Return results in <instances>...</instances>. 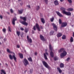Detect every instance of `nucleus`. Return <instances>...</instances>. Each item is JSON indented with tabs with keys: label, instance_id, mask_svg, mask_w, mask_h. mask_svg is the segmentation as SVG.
<instances>
[{
	"label": "nucleus",
	"instance_id": "obj_1",
	"mask_svg": "<svg viewBox=\"0 0 74 74\" xmlns=\"http://www.w3.org/2000/svg\"><path fill=\"white\" fill-rule=\"evenodd\" d=\"M64 48H62L59 50V52H63L62 53L60 54V57L61 58H63L64 56H66L67 55V52L66 51H64Z\"/></svg>",
	"mask_w": 74,
	"mask_h": 74
},
{
	"label": "nucleus",
	"instance_id": "obj_2",
	"mask_svg": "<svg viewBox=\"0 0 74 74\" xmlns=\"http://www.w3.org/2000/svg\"><path fill=\"white\" fill-rule=\"evenodd\" d=\"M20 18L21 19H23V21H22V24L24 25H25V26H27V25H28V23L25 21H26V18L25 17H23L22 16H21Z\"/></svg>",
	"mask_w": 74,
	"mask_h": 74
},
{
	"label": "nucleus",
	"instance_id": "obj_3",
	"mask_svg": "<svg viewBox=\"0 0 74 74\" xmlns=\"http://www.w3.org/2000/svg\"><path fill=\"white\" fill-rule=\"evenodd\" d=\"M49 49L51 51L50 52V55L52 58H53L54 56V54L53 52L52 51L53 50V48L52 47V46L51 45H49Z\"/></svg>",
	"mask_w": 74,
	"mask_h": 74
},
{
	"label": "nucleus",
	"instance_id": "obj_4",
	"mask_svg": "<svg viewBox=\"0 0 74 74\" xmlns=\"http://www.w3.org/2000/svg\"><path fill=\"white\" fill-rule=\"evenodd\" d=\"M9 57L11 60H12L13 58L14 60L16 62V58L15 57V55H13L12 56V55L10 54L9 56Z\"/></svg>",
	"mask_w": 74,
	"mask_h": 74
},
{
	"label": "nucleus",
	"instance_id": "obj_5",
	"mask_svg": "<svg viewBox=\"0 0 74 74\" xmlns=\"http://www.w3.org/2000/svg\"><path fill=\"white\" fill-rule=\"evenodd\" d=\"M42 63H43V64L46 67V68H47V69H49V68H50V67L49 66V65H48V64H47V62H45V61H43L42 62Z\"/></svg>",
	"mask_w": 74,
	"mask_h": 74
},
{
	"label": "nucleus",
	"instance_id": "obj_6",
	"mask_svg": "<svg viewBox=\"0 0 74 74\" xmlns=\"http://www.w3.org/2000/svg\"><path fill=\"white\" fill-rule=\"evenodd\" d=\"M23 62L25 66H26L27 65V64H29V62H28V61L26 58H25L24 59V61H23Z\"/></svg>",
	"mask_w": 74,
	"mask_h": 74
},
{
	"label": "nucleus",
	"instance_id": "obj_7",
	"mask_svg": "<svg viewBox=\"0 0 74 74\" xmlns=\"http://www.w3.org/2000/svg\"><path fill=\"white\" fill-rule=\"evenodd\" d=\"M67 25V23L66 22H63L62 23L61 27H66Z\"/></svg>",
	"mask_w": 74,
	"mask_h": 74
},
{
	"label": "nucleus",
	"instance_id": "obj_8",
	"mask_svg": "<svg viewBox=\"0 0 74 74\" xmlns=\"http://www.w3.org/2000/svg\"><path fill=\"white\" fill-rule=\"evenodd\" d=\"M63 14H64L68 16L71 15V12H66L65 10L63 11Z\"/></svg>",
	"mask_w": 74,
	"mask_h": 74
},
{
	"label": "nucleus",
	"instance_id": "obj_9",
	"mask_svg": "<svg viewBox=\"0 0 74 74\" xmlns=\"http://www.w3.org/2000/svg\"><path fill=\"white\" fill-rule=\"evenodd\" d=\"M52 25L53 26V28L54 29V30H55L56 32H57V31H58V27H57V26L54 23H53Z\"/></svg>",
	"mask_w": 74,
	"mask_h": 74
},
{
	"label": "nucleus",
	"instance_id": "obj_10",
	"mask_svg": "<svg viewBox=\"0 0 74 74\" xmlns=\"http://www.w3.org/2000/svg\"><path fill=\"white\" fill-rule=\"evenodd\" d=\"M27 38L28 41L30 43H32V39L29 38V36L28 35L27 36Z\"/></svg>",
	"mask_w": 74,
	"mask_h": 74
},
{
	"label": "nucleus",
	"instance_id": "obj_11",
	"mask_svg": "<svg viewBox=\"0 0 74 74\" xmlns=\"http://www.w3.org/2000/svg\"><path fill=\"white\" fill-rule=\"evenodd\" d=\"M36 27L37 28V29L38 31L39 32L40 31V27H39V25L38 23H36Z\"/></svg>",
	"mask_w": 74,
	"mask_h": 74
},
{
	"label": "nucleus",
	"instance_id": "obj_12",
	"mask_svg": "<svg viewBox=\"0 0 74 74\" xmlns=\"http://www.w3.org/2000/svg\"><path fill=\"white\" fill-rule=\"evenodd\" d=\"M56 13L59 16H60V17H63V16L62 14H61L59 12H56Z\"/></svg>",
	"mask_w": 74,
	"mask_h": 74
},
{
	"label": "nucleus",
	"instance_id": "obj_13",
	"mask_svg": "<svg viewBox=\"0 0 74 74\" xmlns=\"http://www.w3.org/2000/svg\"><path fill=\"white\" fill-rule=\"evenodd\" d=\"M17 20V18H13V20L12 21V23L14 25L15 24V21Z\"/></svg>",
	"mask_w": 74,
	"mask_h": 74
},
{
	"label": "nucleus",
	"instance_id": "obj_14",
	"mask_svg": "<svg viewBox=\"0 0 74 74\" xmlns=\"http://www.w3.org/2000/svg\"><path fill=\"white\" fill-rule=\"evenodd\" d=\"M40 38L41 40L42 41H45V38L44 37V36H42V35H40Z\"/></svg>",
	"mask_w": 74,
	"mask_h": 74
},
{
	"label": "nucleus",
	"instance_id": "obj_15",
	"mask_svg": "<svg viewBox=\"0 0 74 74\" xmlns=\"http://www.w3.org/2000/svg\"><path fill=\"white\" fill-rule=\"evenodd\" d=\"M24 10L23 9H21V10H18V11L19 14H22V13H23V12Z\"/></svg>",
	"mask_w": 74,
	"mask_h": 74
},
{
	"label": "nucleus",
	"instance_id": "obj_16",
	"mask_svg": "<svg viewBox=\"0 0 74 74\" xmlns=\"http://www.w3.org/2000/svg\"><path fill=\"white\" fill-rule=\"evenodd\" d=\"M54 3L56 5H59V2H58V1H57V0L54 1Z\"/></svg>",
	"mask_w": 74,
	"mask_h": 74
},
{
	"label": "nucleus",
	"instance_id": "obj_17",
	"mask_svg": "<svg viewBox=\"0 0 74 74\" xmlns=\"http://www.w3.org/2000/svg\"><path fill=\"white\" fill-rule=\"evenodd\" d=\"M62 36V33H58V34H57V37H61Z\"/></svg>",
	"mask_w": 74,
	"mask_h": 74
},
{
	"label": "nucleus",
	"instance_id": "obj_18",
	"mask_svg": "<svg viewBox=\"0 0 74 74\" xmlns=\"http://www.w3.org/2000/svg\"><path fill=\"white\" fill-rule=\"evenodd\" d=\"M57 69H58V70L60 73H61L62 72V71L60 69L59 67H57Z\"/></svg>",
	"mask_w": 74,
	"mask_h": 74
},
{
	"label": "nucleus",
	"instance_id": "obj_19",
	"mask_svg": "<svg viewBox=\"0 0 74 74\" xmlns=\"http://www.w3.org/2000/svg\"><path fill=\"white\" fill-rule=\"evenodd\" d=\"M60 67L61 68H63V67H64V64L62 63H61L60 65Z\"/></svg>",
	"mask_w": 74,
	"mask_h": 74
},
{
	"label": "nucleus",
	"instance_id": "obj_20",
	"mask_svg": "<svg viewBox=\"0 0 74 74\" xmlns=\"http://www.w3.org/2000/svg\"><path fill=\"white\" fill-rule=\"evenodd\" d=\"M53 33H54V31H51L50 32V34L51 36H52L53 34Z\"/></svg>",
	"mask_w": 74,
	"mask_h": 74
},
{
	"label": "nucleus",
	"instance_id": "obj_21",
	"mask_svg": "<svg viewBox=\"0 0 74 74\" xmlns=\"http://www.w3.org/2000/svg\"><path fill=\"white\" fill-rule=\"evenodd\" d=\"M54 19L55 18H54V17L52 16V18H50V21L51 22H53L54 21Z\"/></svg>",
	"mask_w": 74,
	"mask_h": 74
},
{
	"label": "nucleus",
	"instance_id": "obj_22",
	"mask_svg": "<svg viewBox=\"0 0 74 74\" xmlns=\"http://www.w3.org/2000/svg\"><path fill=\"white\" fill-rule=\"evenodd\" d=\"M7 52H8V53H12V52L11 51H10V49H7Z\"/></svg>",
	"mask_w": 74,
	"mask_h": 74
},
{
	"label": "nucleus",
	"instance_id": "obj_23",
	"mask_svg": "<svg viewBox=\"0 0 74 74\" xmlns=\"http://www.w3.org/2000/svg\"><path fill=\"white\" fill-rule=\"evenodd\" d=\"M21 33V32L19 31H16V34H17L18 37H19V36H20V34Z\"/></svg>",
	"mask_w": 74,
	"mask_h": 74
},
{
	"label": "nucleus",
	"instance_id": "obj_24",
	"mask_svg": "<svg viewBox=\"0 0 74 74\" xmlns=\"http://www.w3.org/2000/svg\"><path fill=\"white\" fill-rule=\"evenodd\" d=\"M41 21L43 23H45V20L43 18H41Z\"/></svg>",
	"mask_w": 74,
	"mask_h": 74
},
{
	"label": "nucleus",
	"instance_id": "obj_25",
	"mask_svg": "<svg viewBox=\"0 0 74 74\" xmlns=\"http://www.w3.org/2000/svg\"><path fill=\"white\" fill-rule=\"evenodd\" d=\"M43 55L45 59L47 60V59H48V58H47V56L46 54H45V53H44Z\"/></svg>",
	"mask_w": 74,
	"mask_h": 74
},
{
	"label": "nucleus",
	"instance_id": "obj_26",
	"mask_svg": "<svg viewBox=\"0 0 74 74\" xmlns=\"http://www.w3.org/2000/svg\"><path fill=\"white\" fill-rule=\"evenodd\" d=\"M68 11H71L73 10V9L71 8H68L67 10Z\"/></svg>",
	"mask_w": 74,
	"mask_h": 74
},
{
	"label": "nucleus",
	"instance_id": "obj_27",
	"mask_svg": "<svg viewBox=\"0 0 74 74\" xmlns=\"http://www.w3.org/2000/svg\"><path fill=\"white\" fill-rule=\"evenodd\" d=\"M28 59L29 61H30V62H32V58L31 57L28 58Z\"/></svg>",
	"mask_w": 74,
	"mask_h": 74
},
{
	"label": "nucleus",
	"instance_id": "obj_28",
	"mask_svg": "<svg viewBox=\"0 0 74 74\" xmlns=\"http://www.w3.org/2000/svg\"><path fill=\"white\" fill-rule=\"evenodd\" d=\"M1 71L4 74H6V73L5 72V71L4 70L1 69Z\"/></svg>",
	"mask_w": 74,
	"mask_h": 74
},
{
	"label": "nucleus",
	"instance_id": "obj_29",
	"mask_svg": "<svg viewBox=\"0 0 74 74\" xmlns=\"http://www.w3.org/2000/svg\"><path fill=\"white\" fill-rule=\"evenodd\" d=\"M61 10H62V12L63 13V11H65L64 10H65L66 9H65V8H64L62 7L61 8Z\"/></svg>",
	"mask_w": 74,
	"mask_h": 74
},
{
	"label": "nucleus",
	"instance_id": "obj_30",
	"mask_svg": "<svg viewBox=\"0 0 74 74\" xmlns=\"http://www.w3.org/2000/svg\"><path fill=\"white\" fill-rule=\"evenodd\" d=\"M8 29H9V32H11V30H12L11 28V27H10L9 26L8 27Z\"/></svg>",
	"mask_w": 74,
	"mask_h": 74
},
{
	"label": "nucleus",
	"instance_id": "obj_31",
	"mask_svg": "<svg viewBox=\"0 0 74 74\" xmlns=\"http://www.w3.org/2000/svg\"><path fill=\"white\" fill-rule=\"evenodd\" d=\"M19 55L21 58H23V55L22 54H21V53L19 54Z\"/></svg>",
	"mask_w": 74,
	"mask_h": 74
},
{
	"label": "nucleus",
	"instance_id": "obj_32",
	"mask_svg": "<svg viewBox=\"0 0 74 74\" xmlns=\"http://www.w3.org/2000/svg\"><path fill=\"white\" fill-rule=\"evenodd\" d=\"M62 39L63 40H64V39H66V36L65 35H64L62 36Z\"/></svg>",
	"mask_w": 74,
	"mask_h": 74
},
{
	"label": "nucleus",
	"instance_id": "obj_33",
	"mask_svg": "<svg viewBox=\"0 0 74 74\" xmlns=\"http://www.w3.org/2000/svg\"><path fill=\"white\" fill-rule=\"evenodd\" d=\"M54 59L55 61L57 60H58V57H56L54 58Z\"/></svg>",
	"mask_w": 74,
	"mask_h": 74
},
{
	"label": "nucleus",
	"instance_id": "obj_34",
	"mask_svg": "<svg viewBox=\"0 0 74 74\" xmlns=\"http://www.w3.org/2000/svg\"><path fill=\"white\" fill-rule=\"evenodd\" d=\"M59 24H62V20H61V19H59Z\"/></svg>",
	"mask_w": 74,
	"mask_h": 74
},
{
	"label": "nucleus",
	"instance_id": "obj_35",
	"mask_svg": "<svg viewBox=\"0 0 74 74\" xmlns=\"http://www.w3.org/2000/svg\"><path fill=\"white\" fill-rule=\"evenodd\" d=\"M73 37H71V38H70V41L71 42H73Z\"/></svg>",
	"mask_w": 74,
	"mask_h": 74
},
{
	"label": "nucleus",
	"instance_id": "obj_36",
	"mask_svg": "<svg viewBox=\"0 0 74 74\" xmlns=\"http://www.w3.org/2000/svg\"><path fill=\"white\" fill-rule=\"evenodd\" d=\"M40 9V6H36V10H39Z\"/></svg>",
	"mask_w": 74,
	"mask_h": 74
},
{
	"label": "nucleus",
	"instance_id": "obj_37",
	"mask_svg": "<svg viewBox=\"0 0 74 74\" xmlns=\"http://www.w3.org/2000/svg\"><path fill=\"white\" fill-rule=\"evenodd\" d=\"M45 2L46 4H47L48 3V0H45Z\"/></svg>",
	"mask_w": 74,
	"mask_h": 74
},
{
	"label": "nucleus",
	"instance_id": "obj_38",
	"mask_svg": "<svg viewBox=\"0 0 74 74\" xmlns=\"http://www.w3.org/2000/svg\"><path fill=\"white\" fill-rule=\"evenodd\" d=\"M27 8H31V7H30V5H27Z\"/></svg>",
	"mask_w": 74,
	"mask_h": 74
},
{
	"label": "nucleus",
	"instance_id": "obj_39",
	"mask_svg": "<svg viewBox=\"0 0 74 74\" xmlns=\"http://www.w3.org/2000/svg\"><path fill=\"white\" fill-rule=\"evenodd\" d=\"M69 3H72V1L71 0H67Z\"/></svg>",
	"mask_w": 74,
	"mask_h": 74
},
{
	"label": "nucleus",
	"instance_id": "obj_40",
	"mask_svg": "<svg viewBox=\"0 0 74 74\" xmlns=\"http://www.w3.org/2000/svg\"><path fill=\"white\" fill-rule=\"evenodd\" d=\"M33 30H35V31H36V26H34L33 27Z\"/></svg>",
	"mask_w": 74,
	"mask_h": 74
},
{
	"label": "nucleus",
	"instance_id": "obj_41",
	"mask_svg": "<svg viewBox=\"0 0 74 74\" xmlns=\"http://www.w3.org/2000/svg\"><path fill=\"white\" fill-rule=\"evenodd\" d=\"M3 32H6V29H5V28H3Z\"/></svg>",
	"mask_w": 74,
	"mask_h": 74
},
{
	"label": "nucleus",
	"instance_id": "obj_42",
	"mask_svg": "<svg viewBox=\"0 0 74 74\" xmlns=\"http://www.w3.org/2000/svg\"><path fill=\"white\" fill-rule=\"evenodd\" d=\"M10 11L11 13H13V10L12 9L10 10Z\"/></svg>",
	"mask_w": 74,
	"mask_h": 74
},
{
	"label": "nucleus",
	"instance_id": "obj_43",
	"mask_svg": "<svg viewBox=\"0 0 74 74\" xmlns=\"http://www.w3.org/2000/svg\"><path fill=\"white\" fill-rule=\"evenodd\" d=\"M25 33H27V32H28V30H27V29H25Z\"/></svg>",
	"mask_w": 74,
	"mask_h": 74
},
{
	"label": "nucleus",
	"instance_id": "obj_44",
	"mask_svg": "<svg viewBox=\"0 0 74 74\" xmlns=\"http://www.w3.org/2000/svg\"><path fill=\"white\" fill-rule=\"evenodd\" d=\"M70 58H67L66 60V61H69V60H70Z\"/></svg>",
	"mask_w": 74,
	"mask_h": 74
},
{
	"label": "nucleus",
	"instance_id": "obj_45",
	"mask_svg": "<svg viewBox=\"0 0 74 74\" xmlns=\"http://www.w3.org/2000/svg\"><path fill=\"white\" fill-rule=\"evenodd\" d=\"M17 47L18 48H20V45H17Z\"/></svg>",
	"mask_w": 74,
	"mask_h": 74
},
{
	"label": "nucleus",
	"instance_id": "obj_46",
	"mask_svg": "<svg viewBox=\"0 0 74 74\" xmlns=\"http://www.w3.org/2000/svg\"><path fill=\"white\" fill-rule=\"evenodd\" d=\"M20 29L21 30H24V29L23 28V27H21L20 28Z\"/></svg>",
	"mask_w": 74,
	"mask_h": 74
},
{
	"label": "nucleus",
	"instance_id": "obj_47",
	"mask_svg": "<svg viewBox=\"0 0 74 74\" xmlns=\"http://www.w3.org/2000/svg\"><path fill=\"white\" fill-rule=\"evenodd\" d=\"M0 18H1V19H3V16H1V15L0 16Z\"/></svg>",
	"mask_w": 74,
	"mask_h": 74
},
{
	"label": "nucleus",
	"instance_id": "obj_48",
	"mask_svg": "<svg viewBox=\"0 0 74 74\" xmlns=\"http://www.w3.org/2000/svg\"><path fill=\"white\" fill-rule=\"evenodd\" d=\"M33 71V70L32 69H30V73H32V72Z\"/></svg>",
	"mask_w": 74,
	"mask_h": 74
},
{
	"label": "nucleus",
	"instance_id": "obj_49",
	"mask_svg": "<svg viewBox=\"0 0 74 74\" xmlns=\"http://www.w3.org/2000/svg\"><path fill=\"white\" fill-rule=\"evenodd\" d=\"M35 55H37V52H35Z\"/></svg>",
	"mask_w": 74,
	"mask_h": 74
},
{
	"label": "nucleus",
	"instance_id": "obj_50",
	"mask_svg": "<svg viewBox=\"0 0 74 74\" xmlns=\"http://www.w3.org/2000/svg\"><path fill=\"white\" fill-rule=\"evenodd\" d=\"M40 29H43V27H42V26H41L40 27Z\"/></svg>",
	"mask_w": 74,
	"mask_h": 74
},
{
	"label": "nucleus",
	"instance_id": "obj_51",
	"mask_svg": "<svg viewBox=\"0 0 74 74\" xmlns=\"http://www.w3.org/2000/svg\"><path fill=\"white\" fill-rule=\"evenodd\" d=\"M32 34H34V31L33 30H32Z\"/></svg>",
	"mask_w": 74,
	"mask_h": 74
},
{
	"label": "nucleus",
	"instance_id": "obj_52",
	"mask_svg": "<svg viewBox=\"0 0 74 74\" xmlns=\"http://www.w3.org/2000/svg\"><path fill=\"white\" fill-rule=\"evenodd\" d=\"M45 54L47 55H48V53L47 52H46Z\"/></svg>",
	"mask_w": 74,
	"mask_h": 74
},
{
	"label": "nucleus",
	"instance_id": "obj_53",
	"mask_svg": "<svg viewBox=\"0 0 74 74\" xmlns=\"http://www.w3.org/2000/svg\"><path fill=\"white\" fill-rule=\"evenodd\" d=\"M64 1V0H60L61 2H62V1Z\"/></svg>",
	"mask_w": 74,
	"mask_h": 74
},
{
	"label": "nucleus",
	"instance_id": "obj_54",
	"mask_svg": "<svg viewBox=\"0 0 74 74\" xmlns=\"http://www.w3.org/2000/svg\"><path fill=\"white\" fill-rule=\"evenodd\" d=\"M45 51L46 52H47L48 51V50H47V49H46Z\"/></svg>",
	"mask_w": 74,
	"mask_h": 74
},
{
	"label": "nucleus",
	"instance_id": "obj_55",
	"mask_svg": "<svg viewBox=\"0 0 74 74\" xmlns=\"http://www.w3.org/2000/svg\"><path fill=\"white\" fill-rule=\"evenodd\" d=\"M73 36L74 37V32H73Z\"/></svg>",
	"mask_w": 74,
	"mask_h": 74
},
{
	"label": "nucleus",
	"instance_id": "obj_56",
	"mask_svg": "<svg viewBox=\"0 0 74 74\" xmlns=\"http://www.w3.org/2000/svg\"><path fill=\"white\" fill-rule=\"evenodd\" d=\"M7 14H10V12H7Z\"/></svg>",
	"mask_w": 74,
	"mask_h": 74
},
{
	"label": "nucleus",
	"instance_id": "obj_57",
	"mask_svg": "<svg viewBox=\"0 0 74 74\" xmlns=\"http://www.w3.org/2000/svg\"><path fill=\"white\" fill-rule=\"evenodd\" d=\"M5 64H6V66H8V64H7L6 63Z\"/></svg>",
	"mask_w": 74,
	"mask_h": 74
},
{
	"label": "nucleus",
	"instance_id": "obj_58",
	"mask_svg": "<svg viewBox=\"0 0 74 74\" xmlns=\"http://www.w3.org/2000/svg\"><path fill=\"white\" fill-rule=\"evenodd\" d=\"M0 53H1V51H0Z\"/></svg>",
	"mask_w": 74,
	"mask_h": 74
},
{
	"label": "nucleus",
	"instance_id": "obj_59",
	"mask_svg": "<svg viewBox=\"0 0 74 74\" xmlns=\"http://www.w3.org/2000/svg\"><path fill=\"white\" fill-rule=\"evenodd\" d=\"M1 42H0V45H1Z\"/></svg>",
	"mask_w": 74,
	"mask_h": 74
},
{
	"label": "nucleus",
	"instance_id": "obj_60",
	"mask_svg": "<svg viewBox=\"0 0 74 74\" xmlns=\"http://www.w3.org/2000/svg\"><path fill=\"white\" fill-rule=\"evenodd\" d=\"M1 63H0V65L1 66Z\"/></svg>",
	"mask_w": 74,
	"mask_h": 74
},
{
	"label": "nucleus",
	"instance_id": "obj_61",
	"mask_svg": "<svg viewBox=\"0 0 74 74\" xmlns=\"http://www.w3.org/2000/svg\"><path fill=\"white\" fill-rule=\"evenodd\" d=\"M1 74H3V73H1Z\"/></svg>",
	"mask_w": 74,
	"mask_h": 74
},
{
	"label": "nucleus",
	"instance_id": "obj_62",
	"mask_svg": "<svg viewBox=\"0 0 74 74\" xmlns=\"http://www.w3.org/2000/svg\"><path fill=\"white\" fill-rule=\"evenodd\" d=\"M62 74H64V73H62Z\"/></svg>",
	"mask_w": 74,
	"mask_h": 74
},
{
	"label": "nucleus",
	"instance_id": "obj_63",
	"mask_svg": "<svg viewBox=\"0 0 74 74\" xmlns=\"http://www.w3.org/2000/svg\"><path fill=\"white\" fill-rule=\"evenodd\" d=\"M10 1V0H9V1Z\"/></svg>",
	"mask_w": 74,
	"mask_h": 74
},
{
	"label": "nucleus",
	"instance_id": "obj_64",
	"mask_svg": "<svg viewBox=\"0 0 74 74\" xmlns=\"http://www.w3.org/2000/svg\"><path fill=\"white\" fill-rule=\"evenodd\" d=\"M4 40H5V39H4Z\"/></svg>",
	"mask_w": 74,
	"mask_h": 74
}]
</instances>
